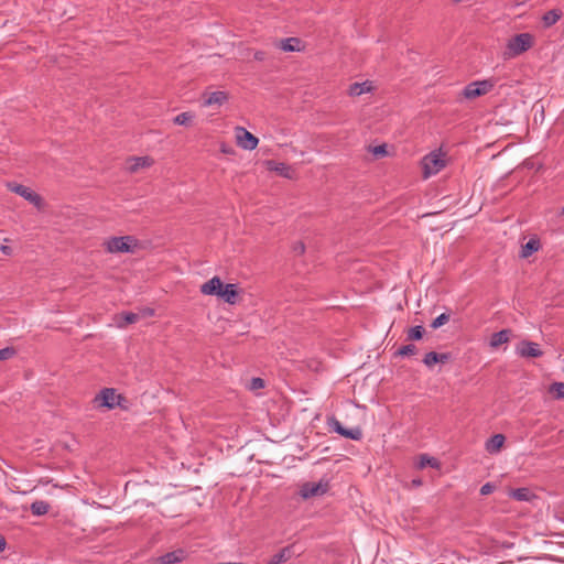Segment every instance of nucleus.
Masks as SVG:
<instances>
[{"label":"nucleus","mask_w":564,"mask_h":564,"mask_svg":"<svg viewBox=\"0 0 564 564\" xmlns=\"http://www.w3.org/2000/svg\"><path fill=\"white\" fill-rule=\"evenodd\" d=\"M535 39L531 33L523 32L511 36L502 52L503 59H512L531 50Z\"/></svg>","instance_id":"obj_1"},{"label":"nucleus","mask_w":564,"mask_h":564,"mask_svg":"<svg viewBox=\"0 0 564 564\" xmlns=\"http://www.w3.org/2000/svg\"><path fill=\"white\" fill-rule=\"evenodd\" d=\"M446 166L445 153L441 150L432 151L421 160L422 176L427 180L440 173Z\"/></svg>","instance_id":"obj_2"},{"label":"nucleus","mask_w":564,"mask_h":564,"mask_svg":"<svg viewBox=\"0 0 564 564\" xmlns=\"http://www.w3.org/2000/svg\"><path fill=\"white\" fill-rule=\"evenodd\" d=\"M123 402H126V398L122 394L117 393L113 388L101 389L93 399V403L96 409L105 408L112 410L117 406L126 408Z\"/></svg>","instance_id":"obj_3"},{"label":"nucleus","mask_w":564,"mask_h":564,"mask_svg":"<svg viewBox=\"0 0 564 564\" xmlns=\"http://www.w3.org/2000/svg\"><path fill=\"white\" fill-rule=\"evenodd\" d=\"M138 245V240L132 236L110 237L104 242L105 250L109 253H131Z\"/></svg>","instance_id":"obj_4"},{"label":"nucleus","mask_w":564,"mask_h":564,"mask_svg":"<svg viewBox=\"0 0 564 564\" xmlns=\"http://www.w3.org/2000/svg\"><path fill=\"white\" fill-rule=\"evenodd\" d=\"M496 86L494 78L475 80L466 85L462 91L465 99L473 100L475 98L489 94Z\"/></svg>","instance_id":"obj_5"},{"label":"nucleus","mask_w":564,"mask_h":564,"mask_svg":"<svg viewBox=\"0 0 564 564\" xmlns=\"http://www.w3.org/2000/svg\"><path fill=\"white\" fill-rule=\"evenodd\" d=\"M236 143L243 150L252 151L258 147L259 140L243 127L235 128Z\"/></svg>","instance_id":"obj_6"},{"label":"nucleus","mask_w":564,"mask_h":564,"mask_svg":"<svg viewBox=\"0 0 564 564\" xmlns=\"http://www.w3.org/2000/svg\"><path fill=\"white\" fill-rule=\"evenodd\" d=\"M329 488L328 481L321 479L317 482H305L302 485L300 494L304 499L322 496L327 492Z\"/></svg>","instance_id":"obj_7"},{"label":"nucleus","mask_w":564,"mask_h":564,"mask_svg":"<svg viewBox=\"0 0 564 564\" xmlns=\"http://www.w3.org/2000/svg\"><path fill=\"white\" fill-rule=\"evenodd\" d=\"M8 188L11 192L22 196L24 199L32 203L36 207L41 206V203H42L41 196L37 195L35 192H33L31 188H29L22 184H15V183H9Z\"/></svg>","instance_id":"obj_8"},{"label":"nucleus","mask_w":564,"mask_h":564,"mask_svg":"<svg viewBox=\"0 0 564 564\" xmlns=\"http://www.w3.org/2000/svg\"><path fill=\"white\" fill-rule=\"evenodd\" d=\"M516 352L524 358H539L543 355L540 345L529 340H522L516 348Z\"/></svg>","instance_id":"obj_9"},{"label":"nucleus","mask_w":564,"mask_h":564,"mask_svg":"<svg viewBox=\"0 0 564 564\" xmlns=\"http://www.w3.org/2000/svg\"><path fill=\"white\" fill-rule=\"evenodd\" d=\"M154 160L151 156H132L127 160V169L130 173H137L140 170L152 166Z\"/></svg>","instance_id":"obj_10"},{"label":"nucleus","mask_w":564,"mask_h":564,"mask_svg":"<svg viewBox=\"0 0 564 564\" xmlns=\"http://www.w3.org/2000/svg\"><path fill=\"white\" fill-rule=\"evenodd\" d=\"M330 427L336 432L338 433L339 435L346 437V438H349V440H354V441H358L361 438L362 436V432L359 427H356V429H346L344 427L339 421L333 419L329 423Z\"/></svg>","instance_id":"obj_11"},{"label":"nucleus","mask_w":564,"mask_h":564,"mask_svg":"<svg viewBox=\"0 0 564 564\" xmlns=\"http://www.w3.org/2000/svg\"><path fill=\"white\" fill-rule=\"evenodd\" d=\"M229 99L228 93L224 90H217L213 93H206L204 94V107H210V106H223L226 104Z\"/></svg>","instance_id":"obj_12"},{"label":"nucleus","mask_w":564,"mask_h":564,"mask_svg":"<svg viewBox=\"0 0 564 564\" xmlns=\"http://www.w3.org/2000/svg\"><path fill=\"white\" fill-rule=\"evenodd\" d=\"M296 555L294 545H288L273 554L267 564H283Z\"/></svg>","instance_id":"obj_13"},{"label":"nucleus","mask_w":564,"mask_h":564,"mask_svg":"<svg viewBox=\"0 0 564 564\" xmlns=\"http://www.w3.org/2000/svg\"><path fill=\"white\" fill-rule=\"evenodd\" d=\"M264 166L267 167L268 171L275 172L285 178L293 177L292 169L283 162H278L274 160H267V161H264Z\"/></svg>","instance_id":"obj_14"},{"label":"nucleus","mask_w":564,"mask_h":564,"mask_svg":"<svg viewBox=\"0 0 564 564\" xmlns=\"http://www.w3.org/2000/svg\"><path fill=\"white\" fill-rule=\"evenodd\" d=\"M223 285L224 284L221 282L220 278L214 276V278H212L210 280H208L207 282H205V283H203L200 285V292L204 295H217V296H219V293L221 291Z\"/></svg>","instance_id":"obj_15"},{"label":"nucleus","mask_w":564,"mask_h":564,"mask_svg":"<svg viewBox=\"0 0 564 564\" xmlns=\"http://www.w3.org/2000/svg\"><path fill=\"white\" fill-rule=\"evenodd\" d=\"M372 89L373 86L372 82L370 80H365L362 83H354L349 86L348 95L351 97H358L361 96L362 94L372 91Z\"/></svg>","instance_id":"obj_16"},{"label":"nucleus","mask_w":564,"mask_h":564,"mask_svg":"<svg viewBox=\"0 0 564 564\" xmlns=\"http://www.w3.org/2000/svg\"><path fill=\"white\" fill-rule=\"evenodd\" d=\"M186 557L185 551L182 549L169 552L159 557L160 564H175L184 561Z\"/></svg>","instance_id":"obj_17"},{"label":"nucleus","mask_w":564,"mask_h":564,"mask_svg":"<svg viewBox=\"0 0 564 564\" xmlns=\"http://www.w3.org/2000/svg\"><path fill=\"white\" fill-rule=\"evenodd\" d=\"M219 297L228 304H235L238 297L237 285L232 283L226 284L225 286L223 285Z\"/></svg>","instance_id":"obj_18"},{"label":"nucleus","mask_w":564,"mask_h":564,"mask_svg":"<svg viewBox=\"0 0 564 564\" xmlns=\"http://www.w3.org/2000/svg\"><path fill=\"white\" fill-rule=\"evenodd\" d=\"M278 47L283 52H300L302 51L301 40L297 37H288L278 43Z\"/></svg>","instance_id":"obj_19"},{"label":"nucleus","mask_w":564,"mask_h":564,"mask_svg":"<svg viewBox=\"0 0 564 564\" xmlns=\"http://www.w3.org/2000/svg\"><path fill=\"white\" fill-rule=\"evenodd\" d=\"M506 437L502 434H495L486 442V451L490 454H497L503 446Z\"/></svg>","instance_id":"obj_20"},{"label":"nucleus","mask_w":564,"mask_h":564,"mask_svg":"<svg viewBox=\"0 0 564 564\" xmlns=\"http://www.w3.org/2000/svg\"><path fill=\"white\" fill-rule=\"evenodd\" d=\"M510 329H502L492 334L489 341L490 347L497 349L499 346L507 344L510 339Z\"/></svg>","instance_id":"obj_21"},{"label":"nucleus","mask_w":564,"mask_h":564,"mask_svg":"<svg viewBox=\"0 0 564 564\" xmlns=\"http://www.w3.org/2000/svg\"><path fill=\"white\" fill-rule=\"evenodd\" d=\"M509 497L518 501H530L534 494L529 488H517L509 491Z\"/></svg>","instance_id":"obj_22"},{"label":"nucleus","mask_w":564,"mask_h":564,"mask_svg":"<svg viewBox=\"0 0 564 564\" xmlns=\"http://www.w3.org/2000/svg\"><path fill=\"white\" fill-rule=\"evenodd\" d=\"M562 18V11L560 9H553L547 11L542 17L544 26L550 28L554 25Z\"/></svg>","instance_id":"obj_23"},{"label":"nucleus","mask_w":564,"mask_h":564,"mask_svg":"<svg viewBox=\"0 0 564 564\" xmlns=\"http://www.w3.org/2000/svg\"><path fill=\"white\" fill-rule=\"evenodd\" d=\"M448 359V356L445 355V354H437L435 351H431V352H427L423 359V362L427 366V367H432L434 366L435 364L437 362H445L446 360Z\"/></svg>","instance_id":"obj_24"},{"label":"nucleus","mask_w":564,"mask_h":564,"mask_svg":"<svg viewBox=\"0 0 564 564\" xmlns=\"http://www.w3.org/2000/svg\"><path fill=\"white\" fill-rule=\"evenodd\" d=\"M50 505L44 500H36L31 505V512L34 516H44L48 512Z\"/></svg>","instance_id":"obj_25"},{"label":"nucleus","mask_w":564,"mask_h":564,"mask_svg":"<svg viewBox=\"0 0 564 564\" xmlns=\"http://www.w3.org/2000/svg\"><path fill=\"white\" fill-rule=\"evenodd\" d=\"M540 249V241L538 239H530L521 249V257L528 258L533 252Z\"/></svg>","instance_id":"obj_26"},{"label":"nucleus","mask_w":564,"mask_h":564,"mask_svg":"<svg viewBox=\"0 0 564 564\" xmlns=\"http://www.w3.org/2000/svg\"><path fill=\"white\" fill-rule=\"evenodd\" d=\"M426 466H431L433 468H440V463H438V460L436 458L431 457V456H429L426 454H423V455L420 456L419 462L416 464V467L419 469H423Z\"/></svg>","instance_id":"obj_27"},{"label":"nucleus","mask_w":564,"mask_h":564,"mask_svg":"<svg viewBox=\"0 0 564 564\" xmlns=\"http://www.w3.org/2000/svg\"><path fill=\"white\" fill-rule=\"evenodd\" d=\"M194 113L189 111L181 112L173 118V122L178 126H189L194 119Z\"/></svg>","instance_id":"obj_28"},{"label":"nucleus","mask_w":564,"mask_h":564,"mask_svg":"<svg viewBox=\"0 0 564 564\" xmlns=\"http://www.w3.org/2000/svg\"><path fill=\"white\" fill-rule=\"evenodd\" d=\"M550 392L553 393L556 399H564V382L552 383Z\"/></svg>","instance_id":"obj_29"},{"label":"nucleus","mask_w":564,"mask_h":564,"mask_svg":"<svg viewBox=\"0 0 564 564\" xmlns=\"http://www.w3.org/2000/svg\"><path fill=\"white\" fill-rule=\"evenodd\" d=\"M423 333H424V328L422 326H414L409 329L408 339L409 340H419L422 338Z\"/></svg>","instance_id":"obj_30"},{"label":"nucleus","mask_w":564,"mask_h":564,"mask_svg":"<svg viewBox=\"0 0 564 564\" xmlns=\"http://www.w3.org/2000/svg\"><path fill=\"white\" fill-rule=\"evenodd\" d=\"M449 321V314H446V313H442L441 315H438L431 324V327L436 329L441 326H443L444 324H446L447 322Z\"/></svg>","instance_id":"obj_31"},{"label":"nucleus","mask_w":564,"mask_h":564,"mask_svg":"<svg viewBox=\"0 0 564 564\" xmlns=\"http://www.w3.org/2000/svg\"><path fill=\"white\" fill-rule=\"evenodd\" d=\"M415 351H416V347L413 344H409V345H404L401 348H399L397 354L399 356L404 357V356L414 355Z\"/></svg>","instance_id":"obj_32"},{"label":"nucleus","mask_w":564,"mask_h":564,"mask_svg":"<svg viewBox=\"0 0 564 564\" xmlns=\"http://www.w3.org/2000/svg\"><path fill=\"white\" fill-rule=\"evenodd\" d=\"M369 151L375 156H384V155H387V145L380 144V145H376V147H370Z\"/></svg>","instance_id":"obj_33"},{"label":"nucleus","mask_w":564,"mask_h":564,"mask_svg":"<svg viewBox=\"0 0 564 564\" xmlns=\"http://www.w3.org/2000/svg\"><path fill=\"white\" fill-rule=\"evenodd\" d=\"M264 388V381L261 378H252L249 383V389L252 391L259 390Z\"/></svg>","instance_id":"obj_34"},{"label":"nucleus","mask_w":564,"mask_h":564,"mask_svg":"<svg viewBox=\"0 0 564 564\" xmlns=\"http://www.w3.org/2000/svg\"><path fill=\"white\" fill-rule=\"evenodd\" d=\"M14 355H15V350L11 347H6L3 349H0V360L10 359Z\"/></svg>","instance_id":"obj_35"},{"label":"nucleus","mask_w":564,"mask_h":564,"mask_svg":"<svg viewBox=\"0 0 564 564\" xmlns=\"http://www.w3.org/2000/svg\"><path fill=\"white\" fill-rule=\"evenodd\" d=\"M495 485L491 484V482H486L485 485L481 486L480 488V495L481 496H487V495H490L494 490H495Z\"/></svg>","instance_id":"obj_36"},{"label":"nucleus","mask_w":564,"mask_h":564,"mask_svg":"<svg viewBox=\"0 0 564 564\" xmlns=\"http://www.w3.org/2000/svg\"><path fill=\"white\" fill-rule=\"evenodd\" d=\"M123 318L127 324H132L138 321V315L134 313H124Z\"/></svg>","instance_id":"obj_37"},{"label":"nucleus","mask_w":564,"mask_h":564,"mask_svg":"<svg viewBox=\"0 0 564 564\" xmlns=\"http://www.w3.org/2000/svg\"><path fill=\"white\" fill-rule=\"evenodd\" d=\"M0 250L6 256H12V253H13L12 248L10 246L6 245V243H2L0 246Z\"/></svg>","instance_id":"obj_38"},{"label":"nucleus","mask_w":564,"mask_h":564,"mask_svg":"<svg viewBox=\"0 0 564 564\" xmlns=\"http://www.w3.org/2000/svg\"><path fill=\"white\" fill-rule=\"evenodd\" d=\"M220 151L225 154H234V149L229 145H227L226 143H223L220 145Z\"/></svg>","instance_id":"obj_39"},{"label":"nucleus","mask_w":564,"mask_h":564,"mask_svg":"<svg viewBox=\"0 0 564 564\" xmlns=\"http://www.w3.org/2000/svg\"><path fill=\"white\" fill-rule=\"evenodd\" d=\"M7 546V542L4 538H0V552L4 551Z\"/></svg>","instance_id":"obj_40"},{"label":"nucleus","mask_w":564,"mask_h":564,"mask_svg":"<svg viewBox=\"0 0 564 564\" xmlns=\"http://www.w3.org/2000/svg\"><path fill=\"white\" fill-rule=\"evenodd\" d=\"M412 485L415 486V487H419L422 485V480L421 479H413L412 480Z\"/></svg>","instance_id":"obj_41"},{"label":"nucleus","mask_w":564,"mask_h":564,"mask_svg":"<svg viewBox=\"0 0 564 564\" xmlns=\"http://www.w3.org/2000/svg\"><path fill=\"white\" fill-rule=\"evenodd\" d=\"M297 250H300V252L303 253L305 250L304 245L301 243L300 247H297Z\"/></svg>","instance_id":"obj_42"},{"label":"nucleus","mask_w":564,"mask_h":564,"mask_svg":"<svg viewBox=\"0 0 564 564\" xmlns=\"http://www.w3.org/2000/svg\"><path fill=\"white\" fill-rule=\"evenodd\" d=\"M297 250H300V252L303 253L305 250L304 245L301 243L300 247H297Z\"/></svg>","instance_id":"obj_43"},{"label":"nucleus","mask_w":564,"mask_h":564,"mask_svg":"<svg viewBox=\"0 0 564 564\" xmlns=\"http://www.w3.org/2000/svg\"><path fill=\"white\" fill-rule=\"evenodd\" d=\"M254 57H256L257 59H261V58H262V56H261V54H260V53H257V54L254 55Z\"/></svg>","instance_id":"obj_44"},{"label":"nucleus","mask_w":564,"mask_h":564,"mask_svg":"<svg viewBox=\"0 0 564 564\" xmlns=\"http://www.w3.org/2000/svg\"><path fill=\"white\" fill-rule=\"evenodd\" d=\"M454 3H459L462 2L463 0H452Z\"/></svg>","instance_id":"obj_45"},{"label":"nucleus","mask_w":564,"mask_h":564,"mask_svg":"<svg viewBox=\"0 0 564 564\" xmlns=\"http://www.w3.org/2000/svg\"><path fill=\"white\" fill-rule=\"evenodd\" d=\"M561 214L564 215V207L562 208Z\"/></svg>","instance_id":"obj_46"}]
</instances>
